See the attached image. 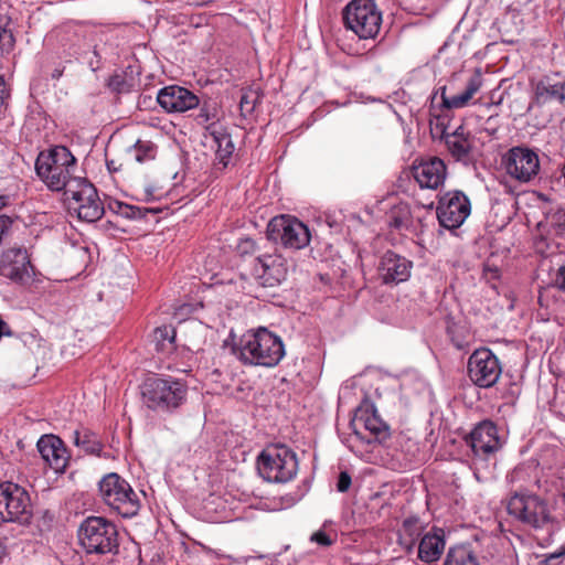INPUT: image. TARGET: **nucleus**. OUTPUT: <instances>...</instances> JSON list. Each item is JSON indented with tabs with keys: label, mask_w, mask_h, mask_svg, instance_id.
<instances>
[{
	"label": "nucleus",
	"mask_w": 565,
	"mask_h": 565,
	"mask_svg": "<svg viewBox=\"0 0 565 565\" xmlns=\"http://www.w3.org/2000/svg\"><path fill=\"white\" fill-rule=\"evenodd\" d=\"M546 225L554 228L555 234L559 235L565 230V209L561 206L551 207L545 213Z\"/></svg>",
	"instance_id": "37"
},
{
	"label": "nucleus",
	"mask_w": 565,
	"mask_h": 565,
	"mask_svg": "<svg viewBox=\"0 0 565 565\" xmlns=\"http://www.w3.org/2000/svg\"><path fill=\"white\" fill-rule=\"evenodd\" d=\"M0 515L3 521L26 524L32 518L29 493L20 486L7 482L0 486Z\"/></svg>",
	"instance_id": "11"
},
{
	"label": "nucleus",
	"mask_w": 565,
	"mask_h": 565,
	"mask_svg": "<svg viewBox=\"0 0 565 565\" xmlns=\"http://www.w3.org/2000/svg\"><path fill=\"white\" fill-rule=\"evenodd\" d=\"M158 147L150 140H137L130 151L139 163L151 161L157 156Z\"/></svg>",
	"instance_id": "34"
},
{
	"label": "nucleus",
	"mask_w": 565,
	"mask_h": 565,
	"mask_svg": "<svg viewBox=\"0 0 565 565\" xmlns=\"http://www.w3.org/2000/svg\"><path fill=\"white\" fill-rule=\"evenodd\" d=\"M507 173L523 183L532 181L540 171L539 154L526 146H515L503 156Z\"/></svg>",
	"instance_id": "13"
},
{
	"label": "nucleus",
	"mask_w": 565,
	"mask_h": 565,
	"mask_svg": "<svg viewBox=\"0 0 565 565\" xmlns=\"http://www.w3.org/2000/svg\"><path fill=\"white\" fill-rule=\"evenodd\" d=\"M99 495L104 503L122 518L137 515L140 500L131 486L119 475H106L98 483Z\"/></svg>",
	"instance_id": "5"
},
{
	"label": "nucleus",
	"mask_w": 565,
	"mask_h": 565,
	"mask_svg": "<svg viewBox=\"0 0 565 565\" xmlns=\"http://www.w3.org/2000/svg\"><path fill=\"white\" fill-rule=\"evenodd\" d=\"M565 102V76H545L534 87V96L527 107V111L534 107H542L548 103Z\"/></svg>",
	"instance_id": "22"
},
{
	"label": "nucleus",
	"mask_w": 565,
	"mask_h": 565,
	"mask_svg": "<svg viewBox=\"0 0 565 565\" xmlns=\"http://www.w3.org/2000/svg\"><path fill=\"white\" fill-rule=\"evenodd\" d=\"M175 329L172 326H161L153 330L151 342L157 352L173 353L178 350L175 344Z\"/></svg>",
	"instance_id": "29"
},
{
	"label": "nucleus",
	"mask_w": 565,
	"mask_h": 565,
	"mask_svg": "<svg viewBox=\"0 0 565 565\" xmlns=\"http://www.w3.org/2000/svg\"><path fill=\"white\" fill-rule=\"evenodd\" d=\"M343 22L361 40L375 39L382 24V14L374 0H352L343 9Z\"/></svg>",
	"instance_id": "6"
},
{
	"label": "nucleus",
	"mask_w": 565,
	"mask_h": 565,
	"mask_svg": "<svg viewBox=\"0 0 565 565\" xmlns=\"http://www.w3.org/2000/svg\"><path fill=\"white\" fill-rule=\"evenodd\" d=\"M92 47H93V55L96 58V62H93V58H90L88 61V65L93 71H97L100 68L102 56H100L99 52L97 51L96 45H94V46L92 45Z\"/></svg>",
	"instance_id": "47"
},
{
	"label": "nucleus",
	"mask_w": 565,
	"mask_h": 565,
	"mask_svg": "<svg viewBox=\"0 0 565 565\" xmlns=\"http://www.w3.org/2000/svg\"><path fill=\"white\" fill-rule=\"evenodd\" d=\"M140 392L147 408L157 413L171 414L185 403L188 385L172 376H150L142 382Z\"/></svg>",
	"instance_id": "1"
},
{
	"label": "nucleus",
	"mask_w": 565,
	"mask_h": 565,
	"mask_svg": "<svg viewBox=\"0 0 565 565\" xmlns=\"http://www.w3.org/2000/svg\"><path fill=\"white\" fill-rule=\"evenodd\" d=\"M0 44L6 52L12 51L15 44L12 20L7 14H0Z\"/></svg>",
	"instance_id": "35"
},
{
	"label": "nucleus",
	"mask_w": 565,
	"mask_h": 565,
	"mask_svg": "<svg viewBox=\"0 0 565 565\" xmlns=\"http://www.w3.org/2000/svg\"><path fill=\"white\" fill-rule=\"evenodd\" d=\"M74 444L86 454L92 455H98L103 449V443L99 437L88 429L75 430Z\"/></svg>",
	"instance_id": "33"
},
{
	"label": "nucleus",
	"mask_w": 565,
	"mask_h": 565,
	"mask_svg": "<svg viewBox=\"0 0 565 565\" xmlns=\"http://www.w3.org/2000/svg\"><path fill=\"white\" fill-rule=\"evenodd\" d=\"M440 139L444 140L447 150L456 161L468 163L471 158L472 140L463 126H459L452 132L443 129Z\"/></svg>",
	"instance_id": "25"
},
{
	"label": "nucleus",
	"mask_w": 565,
	"mask_h": 565,
	"mask_svg": "<svg viewBox=\"0 0 565 565\" xmlns=\"http://www.w3.org/2000/svg\"><path fill=\"white\" fill-rule=\"evenodd\" d=\"M466 443L475 456L482 458L489 457L501 448L498 428L490 420L479 423L466 438Z\"/></svg>",
	"instance_id": "17"
},
{
	"label": "nucleus",
	"mask_w": 565,
	"mask_h": 565,
	"mask_svg": "<svg viewBox=\"0 0 565 565\" xmlns=\"http://www.w3.org/2000/svg\"><path fill=\"white\" fill-rule=\"evenodd\" d=\"M501 366L497 359V355H486L479 358V355H470L468 362V374L470 380L479 387H491L494 385L500 375Z\"/></svg>",
	"instance_id": "20"
},
{
	"label": "nucleus",
	"mask_w": 565,
	"mask_h": 565,
	"mask_svg": "<svg viewBox=\"0 0 565 565\" xmlns=\"http://www.w3.org/2000/svg\"><path fill=\"white\" fill-rule=\"evenodd\" d=\"M413 177L422 189L436 190L444 184L447 167L443 159L430 157L413 166Z\"/></svg>",
	"instance_id": "21"
},
{
	"label": "nucleus",
	"mask_w": 565,
	"mask_h": 565,
	"mask_svg": "<svg viewBox=\"0 0 565 565\" xmlns=\"http://www.w3.org/2000/svg\"><path fill=\"white\" fill-rule=\"evenodd\" d=\"M9 90L6 86L4 77L0 75V108L6 104L9 98Z\"/></svg>",
	"instance_id": "46"
},
{
	"label": "nucleus",
	"mask_w": 565,
	"mask_h": 565,
	"mask_svg": "<svg viewBox=\"0 0 565 565\" xmlns=\"http://www.w3.org/2000/svg\"><path fill=\"white\" fill-rule=\"evenodd\" d=\"M310 541L323 547L331 546L334 543V540L322 530L312 533Z\"/></svg>",
	"instance_id": "42"
},
{
	"label": "nucleus",
	"mask_w": 565,
	"mask_h": 565,
	"mask_svg": "<svg viewBox=\"0 0 565 565\" xmlns=\"http://www.w3.org/2000/svg\"><path fill=\"white\" fill-rule=\"evenodd\" d=\"M55 39L64 52L76 58L83 56L92 47L88 30L78 23H65L54 31Z\"/></svg>",
	"instance_id": "16"
},
{
	"label": "nucleus",
	"mask_w": 565,
	"mask_h": 565,
	"mask_svg": "<svg viewBox=\"0 0 565 565\" xmlns=\"http://www.w3.org/2000/svg\"><path fill=\"white\" fill-rule=\"evenodd\" d=\"M237 249L239 254L246 255V254H253L256 250L259 249L258 244L249 237L242 238L237 245Z\"/></svg>",
	"instance_id": "41"
},
{
	"label": "nucleus",
	"mask_w": 565,
	"mask_h": 565,
	"mask_svg": "<svg viewBox=\"0 0 565 565\" xmlns=\"http://www.w3.org/2000/svg\"><path fill=\"white\" fill-rule=\"evenodd\" d=\"M4 554V547L0 545V558L3 556Z\"/></svg>",
	"instance_id": "54"
},
{
	"label": "nucleus",
	"mask_w": 565,
	"mask_h": 565,
	"mask_svg": "<svg viewBox=\"0 0 565 565\" xmlns=\"http://www.w3.org/2000/svg\"><path fill=\"white\" fill-rule=\"evenodd\" d=\"M8 201H9V198H8V196H6V195H1V196H0V209H1V207H3V206H6V205H7V203H8Z\"/></svg>",
	"instance_id": "53"
},
{
	"label": "nucleus",
	"mask_w": 565,
	"mask_h": 565,
	"mask_svg": "<svg viewBox=\"0 0 565 565\" xmlns=\"http://www.w3.org/2000/svg\"><path fill=\"white\" fill-rule=\"evenodd\" d=\"M446 546L445 533L441 529H433L424 534L418 544V558L424 563L437 562Z\"/></svg>",
	"instance_id": "26"
},
{
	"label": "nucleus",
	"mask_w": 565,
	"mask_h": 565,
	"mask_svg": "<svg viewBox=\"0 0 565 565\" xmlns=\"http://www.w3.org/2000/svg\"><path fill=\"white\" fill-rule=\"evenodd\" d=\"M62 74H63L62 70L55 68L52 73V77L55 79H58L62 76Z\"/></svg>",
	"instance_id": "52"
},
{
	"label": "nucleus",
	"mask_w": 565,
	"mask_h": 565,
	"mask_svg": "<svg viewBox=\"0 0 565 565\" xmlns=\"http://www.w3.org/2000/svg\"><path fill=\"white\" fill-rule=\"evenodd\" d=\"M255 271L266 286H275L286 279L287 266L280 255H259Z\"/></svg>",
	"instance_id": "24"
},
{
	"label": "nucleus",
	"mask_w": 565,
	"mask_h": 565,
	"mask_svg": "<svg viewBox=\"0 0 565 565\" xmlns=\"http://www.w3.org/2000/svg\"><path fill=\"white\" fill-rule=\"evenodd\" d=\"M350 427L354 437L367 445L382 444L391 437L390 426L382 420L372 405L356 408Z\"/></svg>",
	"instance_id": "9"
},
{
	"label": "nucleus",
	"mask_w": 565,
	"mask_h": 565,
	"mask_svg": "<svg viewBox=\"0 0 565 565\" xmlns=\"http://www.w3.org/2000/svg\"><path fill=\"white\" fill-rule=\"evenodd\" d=\"M565 556V544L559 547V550L555 553L550 554L545 558L546 565H553L554 561H557L558 558Z\"/></svg>",
	"instance_id": "48"
},
{
	"label": "nucleus",
	"mask_w": 565,
	"mask_h": 565,
	"mask_svg": "<svg viewBox=\"0 0 565 565\" xmlns=\"http://www.w3.org/2000/svg\"><path fill=\"white\" fill-rule=\"evenodd\" d=\"M108 206L111 212L127 220H142L148 214H156L159 212V210L156 209L130 205L117 200L110 202Z\"/></svg>",
	"instance_id": "30"
},
{
	"label": "nucleus",
	"mask_w": 565,
	"mask_h": 565,
	"mask_svg": "<svg viewBox=\"0 0 565 565\" xmlns=\"http://www.w3.org/2000/svg\"><path fill=\"white\" fill-rule=\"evenodd\" d=\"M482 82L483 81L481 70L476 68L473 74L469 77L466 88L462 93L448 97L446 95V86L440 87L439 89L443 106L447 109L465 107L473 97V95L481 88Z\"/></svg>",
	"instance_id": "27"
},
{
	"label": "nucleus",
	"mask_w": 565,
	"mask_h": 565,
	"mask_svg": "<svg viewBox=\"0 0 565 565\" xmlns=\"http://www.w3.org/2000/svg\"><path fill=\"white\" fill-rule=\"evenodd\" d=\"M444 565H481L476 553L467 545L450 547Z\"/></svg>",
	"instance_id": "31"
},
{
	"label": "nucleus",
	"mask_w": 565,
	"mask_h": 565,
	"mask_svg": "<svg viewBox=\"0 0 565 565\" xmlns=\"http://www.w3.org/2000/svg\"><path fill=\"white\" fill-rule=\"evenodd\" d=\"M38 449L44 461L55 471L63 472L67 466L68 456L62 439L53 435L42 436Z\"/></svg>",
	"instance_id": "23"
},
{
	"label": "nucleus",
	"mask_w": 565,
	"mask_h": 565,
	"mask_svg": "<svg viewBox=\"0 0 565 565\" xmlns=\"http://www.w3.org/2000/svg\"><path fill=\"white\" fill-rule=\"evenodd\" d=\"M299 462L296 452L286 445H273L258 457L257 469L268 482L286 483L298 472Z\"/></svg>",
	"instance_id": "4"
},
{
	"label": "nucleus",
	"mask_w": 565,
	"mask_h": 565,
	"mask_svg": "<svg viewBox=\"0 0 565 565\" xmlns=\"http://www.w3.org/2000/svg\"><path fill=\"white\" fill-rule=\"evenodd\" d=\"M351 476L347 471H341L337 482V489L339 492H345L351 486Z\"/></svg>",
	"instance_id": "44"
},
{
	"label": "nucleus",
	"mask_w": 565,
	"mask_h": 565,
	"mask_svg": "<svg viewBox=\"0 0 565 565\" xmlns=\"http://www.w3.org/2000/svg\"><path fill=\"white\" fill-rule=\"evenodd\" d=\"M258 97L253 94H243L239 100V108L242 111L250 114L256 106Z\"/></svg>",
	"instance_id": "43"
},
{
	"label": "nucleus",
	"mask_w": 565,
	"mask_h": 565,
	"mask_svg": "<svg viewBox=\"0 0 565 565\" xmlns=\"http://www.w3.org/2000/svg\"><path fill=\"white\" fill-rule=\"evenodd\" d=\"M554 285L562 291H565V265L561 266L554 279Z\"/></svg>",
	"instance_id": "45"
},
{
	"label": "nucleus",
	"mask_w": 565,
	"mask_h": 565,
	"mask_svg": "<svg viewBox=\"0 0 565 565\" xmlns=\"http://www.w3.org/2000/svg\"><path fill=\"white\" fill-rule=\"evenodd\" d=\"M107 87L114 93L125 94L132 89L134 83L132 79H128L125 74L117 73L109 77Z\"/></svg>",
	"instance_id": "39"
},
{
	"label": "nucleus",
	"mask_w": 565,
	"mask_h": 565,
	"mask_svg": "<svg viewBox=\"0 0 565 565\" xmlns=\"http://www.w3.org/2000/svg\"><path fill=\"white\" fill-rule=\"evenodd\" d=\"M205 129L213 138V142L216 146V158L224 168L227 167L228 159L234 151V143L232 141L231 135L218 127L216 122L206 125Z\"/></svg>",
	"instance_id": "28"
},
{
	"label": "nucleus",
	"mask_w": 565,
	"mask_h": 565,
	"mask_svg": "<svg viewBox=\"0 0 565 565\" xmlns=\"http://www.w3.org/2000/svg\"><path fill=\"white\" fill-rule=\"evenodd\" d=\"M508 513L535 530L547 526L553 518L547 502L541 497L529 492H514L507 503Z\"/></svg>",
	"instance_id": "7"
},
{
	"label": "nucleus",
	"mask_w": 565,
	"mask_h": 565,
	"mask_svg": "<svg viewBox=\"0 0 565 565\" xmlns=\"http://www.w3.org/2000/svg\"><path fill=\"white\" fill-rule=\"evenodd\" d=\"M422 529L423 527L418 518L412 516L403 521L401 531L411 539V542L407 545L408 551L414 546L415 539L419 536Z\"/></svg>",
	"instance_id": "40"
},
{
	"label": "nucleus",
	"mask_w": 565,
	"mask_h": 565,
	"mask_svg": "<svg viewBox=\"0 0 565 565\" xmlns=\"http://www.w3.org/2000/svg\"><path fill=\"white\" fill-rule=\"evenodd\" d=\"M284 355H238L244 365L274 367Z\"/></svg>",
	"instance_id": "38"
},
{
	"label": "nucleus",
	"mask_w": 565,
	"mask_h": 565,
	"mask_svg": "<svg viewBox=\"0 0 565 565\" xmlns=\"http://www.w3.org/2000/svg\"><path fill=\"white\" fill-rule=\"evenodd\" d=\"M387 225L396 231L407 230L412 224L411 209L405 203L394 205L386 215Z\"/></svg>",
	"instance_id": "32"
},
{
	"label": "nucleus",
	"mask_w": 565,
	"mask_h": 565,
	"mask_svg": "<svg viewBox=\"0 0 565 565\" xmlns=\"http://www.w3.org/2000/svg\"><path fill=\"white\" fill-rule=\"evenodd\" d=\"M200 110L195 117V120L199 125H206L215 122L217 120V107L216 104L210 99L200 102Z\"/></svg>",
	"instance_id": "36"
},
{
	"label": "nucleus",
	"mask_w": 565,
	"mask_h": 565,
	"mask_svg": "<svg viewBox=\"0 0 565 565\" xmlns=\"http://www.w3.org/2000/svg\"><path fill=\"white\" fill-rule=\"evenodd\" d=\"M473 354H477V353H492L490 349L488 348H484V347H480V348H477L472 351Z\"/></svg>",
	"instance_id": "51"
},
{
	"label": "nucleus",
	"mask_w": 565,
	"mask_h": 565,
	"mask_svg": "<svg viewBox=\"0 0 565 565\" xmlns=\"http://www.w3.org/2000/svg\"><path fill=\"white\" fill-rule=\"evenodd\" d=\"M79 545L86 554L116 555L119 552V533L116 524L104 516H87L77 531Z\"/></svg>",
	"instance_id": "3"
},
{
	"label": "nucleus",
	"mask_w": 565,
	"mask_h": 565,
	"mask_svg": "<svg viewBox=\"0 0 565 565\" xmlns=\"http://www.w3.org/2000/svg\"><path fill=\"white\" fill-rule=\"evenodd\" d=\"M12 331L9 327V324L0 317V339L3 335H11Z\"/></svg>",
	"instance_id": "50"
},
{
	"label": "nucleus",
	"mask_w": 565,
	"mask_h": 565,
	"mask_svg": "<svg viewBox=\"0 0 565 565\" xmlns=\"http://www.w3.org/2000/svg\"><path fill=\"white\" fill-rule=\"evenodd\" d=\"M447 333H448L450 340L452 341L455 349L456 350H462L463 349V341L455 338V335H454V333H455L454 327L448 326L447 327Z\"/></svg>",
	"instance_id": "49"
},
{
	"label": "nucleus",
	"mask_w": 565,
	"mask_h": 565,
	"mask_svg": "<svg viewBox=\"0 0 565 565\" xmlns=\"http://www.w3.org/2000/svg\"><path fill=\"white\" fill-rule=\"evenodd\" d=\"M67 199L74 201L73 209L82 221L96 222L105 213L104 205L98 196L96 188L85 178H76L71 188L64 192Z\"/></svg>",
	"instance_id": "10"
},
{
	"label": "nucleus",
	"mask_w": 565,
	"mask_h": 565,
	"mask_svg": "<svg viewBox=\"0 0 565 565\" xmlns=\"http://www.w3.org/2000/svg\"><path fill=\"white\" fill-rule=\"evenodd\" d=\"M157 102L168 113H184L200 105V98L194 93L179 85L161 88Z\"/></svg>",
	"instance_id": "19"
},
{
	"label": "nucleus",
	"mask_w": 565,
	"mask_h": 565,
	"mask_svg": "<svg viewBox=\"0 0 565 565\" xmlns=\"http://www.w3.org/2000/svg\"><path fill=\"white\" fill-rule=\"evenodd\" d=\"M76 158L65 146H55L47 153L41 152L35 161L39 178L52 191H67L75 182Z\"/></svg>",
	"instance_id": "2"
},
{
	"label": "nucleus",
	"mask_w": 565,
	"mask_h": 565,
	"mask_svg": "<svg viewBox=\"0 0 565 565\" xmlns=\"http://www.w3.org/2000/svg\"><path fill=\"white\" fill-rule=\"evenodd\" d=\"M235 334L230 332L224 345L233 344L232 353H285V345L279 335L267 328H259L257 331H247L235 342Z\"/></svg>",
	"instance_id": "12"
},
{
	"label": "nucleus",
	"mask_w": 565,
	"mask_h": 565,
	"mask_svg": "<svg viewBox=\"0 0 565 565\" xmlns=\"http://www.w3.org/2000/svg\"><path fill=\"white\" fill-rule=\"evenodd\" d=\"M470 212V201L461 191L447 192L438 201L437 217L440 226L447 230H456L461 226Z\"/></svg>",
	"instance_id": "14"
},
{
	"label": "nucleus",
	"mask_w": 565,
	"mask_h": 565,
	"mask_svg": "<svg viewBox=\"0 0 565 565\" xmlns=\"http://www.w3.org/2000/svg\"><path fill=\"white\" fill-rule=\"evenodd\" d=\"M413 262L393 250H386L380 258L377 275L383 284L406 281L411 277Z\"/></svg>",
	"instance_id": "18"
},
{
	"label": "nucleus",
	"mask_w": 565,
	"mask_h": 565,
	"mask_svg": "<svg viewBox=\"0 0 565 565\" xmlns=\"http://www.w3.org/2000/svg\"><path fill=\"white\" fill-rule=\"evenodd\" d=\"M267 239L286 249L298 250L310 243V231L302 222L290 215L273 217L266 230Z\"/></svg>",
	"instance_id": "8"
},
{
	"label": "nucleus",
	"mask_w": 565,
	"mask_h": 565,
	"mask_svg": "<svg viewBox=\"0 0 565 565\" xmlns=\"http://www.w3.org/2000/svg\"><path fill=\"white\" fill-rule=\"evenodd\" d=\"M0 275L19 285L32 280L33 266L23 247H10L0 254Z\"/></svg>",
	"instance_id": "15"
}]
</instances>
